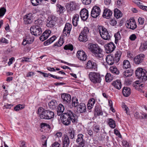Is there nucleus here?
<instances>
[{"mask_svg":"<svg viewBox=\"0 0 147 147\" xmlns=\"http://www.w3.org/2000/svg\"><path fill=\"white\" fill-rule=\"evenodd\" d=\"M135 74L140 80L136 81L134 84V86L135 87V88L138 90H142L144 86V84L141 83V81H145L147 80V72L145 69L138 67L136 71Z\"/></svg>","mask_w":147,"mask_h":147,"instance_id":"1","label":"nucleus"},{"mask_svg":"<svg viewBox=\"0 0 147 147\" xmlns=\"http://www.w3.org/2000/svg\"><path fill=\"white\" fill-rule=\"evenodd\" d=\"M62 115V123L65 125H69L71 121L74 124L78 121L77 116L71 111H67V112L63 113Z\"/></svg>","mask_w":147,"mask_h":147,"instance_id":"2","label":"nucleus"},{"mask_svg":"<svg viewBox=\"0 0 147 147\" xmlns=\"http://www.w3.org/2000/svg\"><path fill=\"white\" fill-rule=\"evenodd\" d=\"M121 54V51L118 50L116 52L114 57L111 55H108L106 58L107 63L109 65H112L117 63L120 59Z\"/></svg>","mask_w":147,"mask_h":147,"instance_id":"3","label":"nucleus"},{"mask_svg":"<svg viewBox=\"0 0 147 147\" xmlns=\"http://www.w3.org/2000/svg\"><path fill=\"white\" fill-rule=\"evenodd\" d=\"M89 49L93 53V56L99 59L102 60L103 59V55L101 53L102 50L98 45L90 44Z\"/></svg>","mask_w":147,"mask_h":147,"instance_id":"4","label":"nucleus"},{"mask_svg":"<svg viewBox=\"0 0 147 147\" xmlns=\"http://www.w3.org/2000/svg\"><path fill=\"white\" fill-rule=\"evenodd\" d=\"M90 32V29L87 27H84L80 34L78 38L80 42H85L88 40V35Z\"/></svg>","mask_w":147,"mask_h":147,"instance_id":"5","label":"nucleus"},{"mask_svg":"<svg viewBox=\"0 0 147 147\" xmlns=\"http://www.w3.org/2000/svg\"><path fill=\"white\" fill-rule=\"evenodd\" d=\"M91 81L94 84L100 83L101 80L100 75L99 73L90 72L89 74Z\"/></svg>","mask_w":147,"mask_h":147,"instance_id":"6","label":"nucleus"},{"mask_svg":"<svg viewBox=\"0 0 147 147\" xmlns=\"http://www.w3.org/2000/svg\"><path fill=\"white\" fill-rule=\"evenodd\" d=\"M30 30L31 34L36 36H40L42 33L41 29L39 26H32Z\"/></svg>","mask_w":147,"mask_h":147,"instance_id":"7","label":"nucleus"},{"mask_svg":"<svg viewBox=\"0 0 147 147\" xmlns=\"http://www.w3.org/2000/svg\"><path fill=\"white\" fill-rule=\"evenodd\" d=\"M145 58V55L143 53H140L136 55L134 59V61L136 65H139L142 63Z\"/></svg>","mask_w":147,"mask_h":147,"instance_id":"8","label":"nucleus"},{"mask_svg":"<svg viewBox=\"0 0 147 147\" xmlns=\"http://www.w3.org/2000/svg\"><path fill=\"white\" fill-rule=\"evenodd\" d=\"M61 98L63 104L68 105L71 102V96L69 94L63 93L61 94Z\"/></svg>","mask_w":147,"mask_h":147,"instance_id":"9","label":"nucleus"},{"mask_svg":"<svg viewBox=\"0 0 147 147\" xmlns=\"http://www.w3.org/2000/svg\"><path fill=\"white\" fill-rule=\"evenodd\" d=\"M100 9L99 7L95 6L93 7L91 11V16L93 18L97 17L100 14Z\"/></svg>","mask_w":147,"mask_h":147,"instance_id":"10","label":"nucleus"},{"mask_svg":"<svg viewBox=\"0 0 147 147\" xmlns=\"http://www.w3.org/2000/svg\"><path fill=\"white\" fill-rule=\"evenodd\" d=\"M105 47L107 53H111L115 50L116 46L112 42H110L105 45Z\"/></svg>","mask_w":147,"mask_h":147,"instance_id":"11","label":"nucleus"},{"mask_svg":"<svg viewBox=\"0 0 147 147\" xmlns=\"http://www.w3.org/2000/svg\"><path fill=\"white\" fill-rule=\"evenodd\" d=\"M76 3L74 1H71L67 3L66 5V8L68 12H70L76 9Z\"/></svg>","mask_w":147,"mask_h":147,"instance_id":"12","label":"nucleus"},{"mask_svg":"<svg viewBox=\"0 0 147 147\" xmlns=\"http://www.w3.org/2000/svg\"><path fill=\"white\" fill-rule=\"evenodd\" d=\"M76 55L78 58L82 61H85L87 58L85 53L83 50L78 51L77 52Z\"/></svg>","mask_w":147,"mask_h":147,"instance_id":"13","label":"nucleus"},{"mask_svg":"<svg viewBox=\"0 0 147 147\" xmlns=\"http://www.w3.org/2000/svg\"><path fill=\"white\" fill-rule=\"evenodd\" d=\"M80 14L82 20L84 21H86L88 18V11L86 9L84 8L82 9Z\"/></svg>","mask_w":147,"mask_h":147,"instance_id":"14","label":"nucleus"},{"mask_svg":"<svg viewBox=\"0 0 147 147\" xmlns=\"http://www.w3.org/2000/svg\"><path fill=\"white\" fill-rule=\"evenodd\" d=\"M83 136L82 134H79L78 135V138L76 141L80 147H84L85 146V141L83 139Z\"/></svg>","mask_w":147,"mask_h":147,"instance_id":"15","label":"nucleus"},{"mask_svg":"<svg viewBox=\"0 0 147 147\" xmlns=\"http://www.w3.org/2000/svg\"><path fill=\"white\" fill-rule=\"evenodd\" d=\"M127 28L132 30H134L137 27L136 22L134 20L131 19L129 22L127 23Z\"/></svg>","mask_w":147,"mask_h":147,"instance_id":"16","label":"nucleus"},{"mask_svg":"<svg viewBox=\"0 0 147 147\" xmlns=\"http://www.w3.org/2000/svg\"><path fill=\"white\" fill-rule=\"evenodd\" d=\"M51 33V31L49 30H47L43 33V34L40 37V40L43 41L47 39Z\"/></svg>","mask_w":147,"mask_h":147,"instance_id":"17","label":"nucleus"},{"mask_svg":"<svg viewBox=\"0 0 147 147\" xmlns=\"http://www.w3.org/2000/svg\"><path fill=\"white\" fill-rule=\"evenodd\" d=\"M77 111L80 113L85 112L86 111V106L83 103H81L77 107Z\"/></svg>","mask_w":147,"mask_h":147,"instance_id":"18","label":"nucleus"},{"mask_svg":"<svg viewBox=\"0 0 147 147\" xmlns=\"http://www.w3.org/2000/svg\"><path fill=\"white\" fill-rule=\"evenodd\" d=\"M112 14V11L109 9H105L102 15L103 17L106 18H109Z\"/></svg>","mask_w":147,"mask_h":147,"instance_id":"19","label":"nucleus"},{"mask_svg":"<svg viewBox=\"0 0 147 147\" xmlns=\"http://www.w3.org/2000/svg\"><path fill=\"white\" fill-rule=\"evenodd\" d=\"M102 32L100 35L101 37L104 40H109L110 39L111 36L107 29Z\"/></svg>","mask_w":147,"mask_h":147,"instance_id":"20","label":"nucleus"},{"mask_svg":"<svg viewBox=\"0 0 147 147\" xmlns=\"http://www.w3.org/2000/svg\"><path fill=\"white\" fill-rule=\"evenodd\" d=\"M86 67L88 69H92L96 70L97 68V65L96 63L92 62L91 60H89L87 62Z\"/></svg>","mask_w":147,"mask_h":147,"instance_id":"21","label":"nucleus"},{"mask_svg":"<svg viewBox=\"0 0 147 147\" xmlns=\"http://www.w3.org/2000/svg\"><path fill=\"white\" fill-rule=\"evenodd\" d=\"M107 124L111 128L114 129L116 127V123L115 121L112 118H108L107 120Z\"/></svg>","mask_w":147,"mask_h":147,"instance_id":"22","label":"nucleus"},{"mask_svg":"<svg viewBox=\"0 0 147 147\" xmlns=\"http://www.w3.org/2000/svg\"><path fill=\"white\" fill-rule=\"evenodd\" d=\"M79 15L77 14H74L72 18V23L74 26H76L79 21Z\"/></svg>","mask_w":147,"mask_h":147,"instance_id":"23","label":"nucleus"},{"mask_svg":"<svg viewBox=\"0 0 147 147\" xmlns=\"http://www.w3.org/2000/svg\"><path fill=\"white\" fill-rule=\"evenodd\" d=\"M123 95L126 97H127L131 94L130 89L127 87H123L122 91Z\"/></svg>","mask_w":147,"mask_h":147,"instance_id":"24","label":"nucleus"},{"mask_svg":"<svg viewBox=\"0 0 147 147\" xmlns=\"http://www.w3.org/2000/svg\"><path fill=\"white\" fill-rule=\"evenodd\" d=\"M113 86L115 88L118 90L120 89L121 88V83L120 81L119 80H117L113 82L112 84Z\"/></svg>","mask_w":147,"mask_h":147,"instance_id":"25","label":"nucleus"},{"mask_svg":"<svg viewBox=\"0 0 147 147\" xmlns=\"http://www.w3.org/2000/svg\"><path fill=\"white\" fill-rule=\"evenodd\" d=\"M64 107L61 104H59L57 109V113L58 116L61 115L64 111Z\"/></svg>","mask_w":147,"mask_h":147,"instance_id":"26","label":"nucleus"},{"mask_svg":"<svg viewBox=\"0 0 147 147\" xmlns=\"http://www.w3.org/2000/svg\"><path fill=\"white\" fill-rule=\"evenodd\" d=\"M49 106L51 109H53L56 108L57 105V103L55 100H52L49 103Z\"/></svg>","mask_w":147,"mask_h":147,"instance_id":"27","label":"nucleus"},{"mask_svg":"<svg viewBox=\"0 0 147 147\" xmlns=\"http://www.w3.org/2000/svg\"><path fill=\"white\" fill-rule=\"evenodd\" d=\"M63 147H67L69 146V138L66 135L64 136V138L63 141Z\"/></svg>","mask_w":147,"mask_h":147,"instance_id":"28","label":"nucleus"},{"mask_svg":"<svg viewBox=\"0 0 147 147\" xmlns=\"http://www.w3.org/2000/svg\"><path fill=\"white\" fill-rule=\"evenodd\" d=\"M147 49V41H144L141 43L139 48L140 51L142 52Z\"/></svg>","mask_w":147,"mask_h":147,"instance_id":"29","label":"nucleus"},{"mask_svg":"<svg viewBox=\"0 0 147 147\" xmlns=\"http://www.w3.org/2000/svg\"><path fill=\"white\" fill-rule=\"evenodd\" d=\"M56 38L55 36H53L49 39L47 40L44 42V45L45 46L49 45L53 42Z\"/></svg>","mask_w":147,"mask_h":147,"instance_id":"30","label":"nucleus"},{"mask_svg":"<svg viewBox=\"0 0 147 147\" xmlns=\"http://www.w3.org/2000/svg\"><path fill=\"white\" fill-rule=\"evenodd\" d=\"M114 16L117 19L122 16V13L121 11L116 8L114 10Z\"/></svg>","mask_w":147,"mask_h":147,"instance_id":"31","label":"nucleus"},{"mask_svg":"<svg viewBox=\"0 0 147 147\" xmlns=\"http://www.w3.org/2000/svg\"><path fill=\"white\" fill-rule=\"evenodd\" d=\"M94 111L98 116L102 115L103 114L101 110V108L99 105H97L95 107Z\"/></svg>","mask_w":147,"mask_h":147,"instance_id":"32","label":"nucleus"},{"mask_svg":"<svg viewBox=\"0 0 147 147\" xmlns=\"http://www.w3.org/2000/svg\"><path fill=\"white\" fill-rule=\"evenodd\" d=\"M47 114V117L48 119H50L53 118L54 117V112L49 110H46Z\"/></svg>","mask_w":147,"mask_h":147,"instance_id":"33","label":"nucleus"},{"mask_svg":"<svg viewBox=\"0 0 147 147\" xmlns=\"http://www.w3.org/2000/svg\"><path fill=\"white\" fill-rule=\"evenodd\" d=\"M123 67L125 69L130 68L131 65L129 61L127 60H125L123 63Z\"/></svg>","mask_w":147,"mask_h":147,"instance_id":"34","label":"nucleus"},{"mask_svg":"<svg viewBox=\"0 0 147 147\" xmlns=\"http://www.w3.org/2000/svg\"><path fill=\"white\" fill-rule=\"evenodd\" d=\"M57 11L59 12L60 13H63L65 11V8L59 4H58L57 6Z\"/></svg>","mask_w":147,"mask_h":147,"instance_id":"35","label":"nucleus"},{"mask_svg":"<svg viewBox=\"0 0 147 147\" xmlns=\"http://www.w3.org/2000/svg\"><path fill=\"white\" fill-rule=\"evenodd\" d=\"M25 38L28 42V44L32 43L34 40V38L30 34L28 35Z\"/></svg>","mask_w":147,"mask_h":147,"instance_id":"36","label":"nucleus"},{"mask_svg":"<svg viewBox=\"0 0 147 147\" xmlns=\"http://www.w3.org/2000/svg\"><path fill=\"white\" fill-rule=\"evenodd\" d=\"M123 74L125 77H127L132 75V71L130 69L126 70L123 72Z\"/></svg>","mask_w":147,"mask_h":147,"instance_id":"37","label":"nucleus"},{"mask_svg":"<svg viewBox=\"0 0 147 147\" xmlns=\"http://www.w3.org/2000/svg\"><path fill=\"white\" fill-rule=\"evenodd\" d=\"M72 28V25L69 23H66L64 28V32L67 30L68 33H70Z\"/></svg>","mask_w":147,"mask_h":147,"instance_id":"38","label":"nucleus"},{"mask_svg":"<svg viewBox=\"0 0 147 147\" xmlns=\"http://www.w3.org/2000/svg\"><path fill=\"white\" fill-rule=\"evenodd\" d=\"M114 36L115 38V43H117L118 41L121 39V37L119 31L114 34Z\"/></svg>","mask_w":147,"mask_h":147,"instance_id":"39","label":"nucleus"},{"mask_svg":"<svg viewBox=\"0 0 147 147\" xmlns=\"http://www.w3.org/2000/svg\"><path fill=\"white\" fill-rule=\"evenodd\" d=\"M79 104L78 99L76 98H72V105L74 107H77Z\"/></svg>","mask_w":147,"mask_h":147,"instance_id":"40","label":"nucleus"},{"mask_svg":"<svg viewBox=\"0 0 147 147\" xmlns=\"http://www.w3.org/2000/svg\"><path fill=\"white\" fill-rule=\"evenodd\" d=\"M55 22L52 20H49L48 19L47 22V26L49 27L52 28L55 25Z\"/></svg>","mask_w":147,"mask_h":147,"instance_id":"41","label":"nucleus"},{"mask_svg":"<svg viewBox=\"0 0 147 147\" xmlns=\"http://www.w3.org/2000/svg\"><path fill=\"white\" fill-rule=\"evenodd\" d=\"M43 21L41 19H38L36 20L34 22L35 25L33 26H39L40 27L41 26L42 24Z\"/></svg>","mask_w":147,"mask_h":147,"instance_id":"42","label":"nucleus"},{"mask_svg":"<svg viewBox=\"0 0 147 147\" xmlns=\"http://www.w3.org/2000/svg\"><path fill=\"white\" fill-rule=\"evenodd\" d=\"M64 43L63 38H60L58 40V43H55L53 45V47L56 46L60 47Z\"/></svg>","mask_w":147,"mask_h":147,"instance_id":"43","label":"nucleus"},{"mask_svg":"<svg viewBox=\"0 0 147 147\" xmlns=\"http://www.w3.org/2000/svg\"><path fill=\"white\" fill-rule=\"evenodd\" d=\"M47 115V111L46 110H45L42 113L40 114L39 117L41 119H48Z\"/></svg>","mask_w":147,"mask_h":147,"instance_id":"44","label":"nucleus"},{"mask_svg":"<svg viewBox=\"0 0 147 147\" xmlns=\"http://www.w3.org/2000/svg\"><path fill=\"white\" fill-rule=\"evenodd\" d=\"M69 133L70 134L69 137L71 139H73L74 136L75 131L74 129L73 128H69Z\"/></svg>","mask_w":147,"mask_h":147,"instance_id":"45","label":"nucleus"},{"mask_svg":"<svg viewBox=\"0 0 147 147\" xmlns=\"http://www.w3.org/2000/svg\"><path fill=\"white\" fill-rule=\"evenodd\" d=\"M64 49L65 50H70L72 51L73 50L74 48L72 45L67 44L64 47Z\"/></svg>","mask_w":147,"mask_h":147,"instance_id":"46","label":"nucleus"},{"mask_svg":"<svg viewBox=\"0 0 147 147\" xmlns=\"http://www.w3.org/2000/svg\"><path fill=\"white\" fill-rule=\"evenodd\" d=\"M24 23L26 24H30L32 23V20L30 19L27 18L26 17H24Z\"/></svg>","mask_w":147,"mask_h":147,"instance_id":"47","label":"nucleus"},{"mask_svg":"<svg viewBox=\"0 0 147 147\" xmlns=\"http://www.w3.org/2000/svg\"><path fill=\"white\" fill-rule=\"evenodd\" d=\"M62 135V134L61 132H57L55 135V140H56L57 138L58 139V141H60L59 138H61Z\"/></svg>","mask_w":147,"mask_h":147,"instance_id":"48","label":"nucleus"},{"mask_svg":"<svg viewBox=\"0 0 147 147\" xmlns=\"http://www.w3.org/2000/svg\"><path fill=\"white\" fill-rule=\"evenodd\" d=\"M6 12V9L4 7L0 9V17L3 16Z\"/></svg>","mask_w":147,"mask_h":147,"instance_id":"49","label":"nucleus"},{"mask_svg":"<svg viewBox=\"0 0 147 147\" xmlns=\"http://www.w3.org/2000/svg\"><path fill=\"white\" fill-rule=\"evenodd\" d=\"M98 30L100 34L102 33V32L104 31H105V30L107 29L106 28H104L103 26H98Z\"/></svg>","mask_w":147,"mask_h":147,"instance_id":"50","label":"nucleus"},{"mask_svg":"<svg viewBox=\"0 0 147 147\" xmlns=\"http://www.w3.org/2000/svg\"><path fill=\"white\" fill-rule=\"evenodd\" d=\"M93 129L95 132L98 133L100 130V126L98 125H96L93 126Z\"/></svg>","mask_w":147,"mask_h":147,"instance_id":"51","label":"nucleus"},{"mask_svg":"<svg viewBox=\"0 0 147 147\" xmlns=\"http://www.w3.org/2000/svg\"><path fill=\"white\" fill-rule=\"evenodd\" d=\"M136 119H144V117L142 116H140L138 113L136 112L134 115Z\"/></svg>","mask_w":147,"mask_h":147,"instance_id":"52","label":"nucleus"},{"mask_svg":"<svg viewBox=\"0 0 147 147\" xmlns=\"http://www.w3.org/2000/svg\"><path fill=\"white\" fill-rule=\"evenodd\" d=\"M105 80L107 82H109L111 81L110 74L107 73L105 76Z\"/></svg>","mask_w":147,"mask_h":147,"instance_id":"53","label":"nucleus"},{"mask_svg":"<svg viewBox=\"0 0 147 147\" xmlns=\"http://www.w3.org/2000/svg\"><path fill=\"white\" fill-rule=\"evenodd\" d=\"M24 108V107L21 105H17L14 107V109L16 111H18L21 109H23Z\"/></svg>","mask_w":147,"mask_h":147,"instance_id":"54","label":"nucleus"},{"mask_svg":"<svg viewBox=\"0 0 147 147\" xmlns=\"http://www.w3.org/2000/svg\"><path fill=\"white\" fill-rule=\"evenodd\" d=\"M114 133L119 138H121L122 137L121 135L120 134L119 132L116 129H114Z\"/></svg>","mask_w":147,"mask_h":147,"instance_id":"55","label":"nucleus"},{"mask_svg":"<svg viewBox=\"0 0 147 147\" xmlns=\"http://www.w3.org/2000/svg\"><path fill=\"white\" fill-rule=\"evenodd\" d=\"M49 20H52L55 22L57 20V18L55 16H52L48 18Z\"/></svg>","mask_w":147,"mask_h":147,"instance_id":"56","label":"nucleus"},{"mask_svg":"<svg viewBox=\"0 0 147 147\" xmlns=\"http://www.w3.org/2000/svg\"><path fill=\"white\" fill-rule=\"evenodd\" d=\"M33 14L31 13H29L25 15L24 16L26 17L27 18L30 19L32 20H33Z\"/></svg>","mask_w":147,"mask_h":147,"instance_id":"57","label":"nucleus"},{"mask_svg":"<svg viewBox=\"0 0 147 147\" xmlns=\"http://www.w3.org/2000/svg\"><path fill=\"white\" fill-rule=\"evenodd\" d=\"M95 102V100L93 98H92L89 100L88 103L90 104H90L91 105L94 106Z\"/></svg>","mask_w":147,"mask_h":147,"instance_id":"58","label":"nucleus"},{"mask_svg":"<svg viewBox=\"0 0 147 147\" xmlns=\"http://www.w3.org/2000/svg\"><path fill=\"white\" fill-rule=\"evenodd\" d=\"M137 36L135 34H133L131 35L129 37V39L131 41L135 40Z\"/></svg>","mask_w":147,"mask_h":147,"instance_id":"59","label":"nucleus"},{"mask_svg":"<svg viewBox=\"0 0 147 147\" xmlns=\"http://www.w3.org/2000/svg\"><path fill=\"white\" fill-rule=\"evenodd\" d=\"M48 76H49L52 77L54 78H55L57 79L60 80L61 79H63V77H57V76H55V75H52L50 74H48Z\"/></svg>","mask_w":147,"mask_h":147,"instance_id":"60","label":"nucleus"},{"mask_svg":"<svg viewBox=\"0 0 147 147\" xmlns=\"http://www.w3.org/2000/svg\"><path fill=\"white\" fill-rule=\"evenodd\" d=\"M82 1L84 4L88 5L90 3L91 0H82Z\"/></svg>","mask_w":147,"mask_h":147,"instance_id":"61","label":"nucleus"},{"mask_svg":"<svg viewBox=\"0 0 147 147\" xmlns=\"http://www.w3.org/2000/svg\"><path fill=\"white\" fill-rule=\"evenodd\" d=\"M52 147H59L60 144L58 142H55L52 144Z\"/></svg>","mask_w":147,"mask_h":147,"instance_id":"62","label":"nucleus"},{"mask_svg":"<svg viewBox=\"0 0 147 147\" xmlns=\"http://www.w3.org/2000/svg\"><path fill=\"white\" fill-rule=\"evenodd\" d=\"M45 110L43 108H40L38 109V111L37 112V114H39L40 115V113H42L45 111Z\"/></svg>","mask_w":147,"mask_h":147,"instance_id":"63","label":"nucleus"},{"mask_svg":"<svg viewBox=\"0 0 147 147\" xmlns=\"http://www.w3.org/2000/svg\"><path fill=\"white\" fill-rule=\"evenodd\" d=\"M138 22L140 24L142 25L144 22V18L140 17L138 19Z\"/></svg>","mask_w":147,"mask_h":147,"instance_id":"64","label":"nucleus"}]
</instances>
